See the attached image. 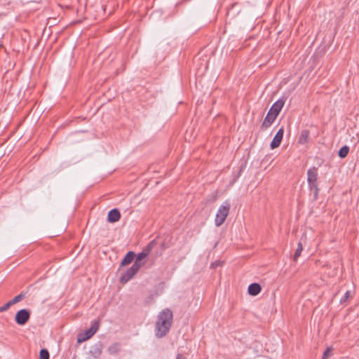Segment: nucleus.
I'll use <instances>...</instances> for the list:
<instances>
[{
    "label": "nucleus",
    "mask_w": 359,
    "mask_h": 359,
    "mask_svg": "<svg viewBox=\"0 0 359 359\" xmlns=\"http://www.w3.org/2000/svg\"><path fill=\"white\" fill-rule=\"evenodd\" d=\"M348 151H349V147L346 145L345 146H343L342 147L340 148V149L338 151V156L341 158H344L345 157L347 156L348 154Z\"/></svg>",
    "instance_id": "obj_17"
},
{
    "label": "nucleus",
    "mask_w": 359,
    "mask_h": 359,
    "mask_svg": "<svg viewBox=\"0 0 359 359\" xmlns=\"http://www.w3.org/2000/svg\"><path fill=\"white\" fill-rule=\"evenodd\" d=\"M276 118H277V116H275L273 114H272L271 112H270L269 111L262 123V126H261L262 129L266 130V129L269 128L272 125V123L274 122V121L276 120Z\"/></svg>",
    "instance_id": "obj_10"
},
{
    "label": "nucleus",
    "mask_w": 359,
    "mask_h": 359,
    "mask_svg": "<svg viewBox=\"0 0 359 359\" xmlns=\"http://www.w3.org/2000/svg\"><path fill=\"white\" fill-rule=\"evenodd\" d=\"M215 200H216V198L215 197H212V202H214Z\"/></svg>",
    "instance_id": "obj_26"
},
{
    "label": "nucleus",
    "mask_w": 359,
    "mask_h": 359,
    "mask_svg": "<svg viewBox=\"0 0 359 359\" xmlns=\"http://www.w3.org/2000/svg\"><path fill=\"white\" fill-rule=\"evenodd\" d=\"M229 202L224 201L219 208L215 219V224L217 226H221L225 221L230 210Z\"/></svg>",
    "instance_id": "obj_4"
},
{
    "label": "nucleus",
    "mask_w": 359,
    "mask_h": 359,
    "mask_svg": "<svg viewBox=\"0 0 359 359\" xmlns=\"http://www.w3.org/2000/svg\"><path fill=\"white\" fill-rule=\"evenodd\" d=\"M140 268L136 264H133L132 266L128 268L120 277V283L125 284L132 279L134 276L138 272Z\"/></svg>",
    "instance_id": "obj_6"
},
{
    "label": "nucleus",
    "mask_w": 359,
    "mask_h": 359,
    "mask_svg": "<svg viewBox=\"0 0 359 359\" xmlns=\"http://www.w3.org/2000/svg\"><path fill=\"white\" fill-rule=\"evenodd\" d=\"M121 218V213L118 209L114 208L108 212L107 220L111 223L118 222Z\"/></svg>",
    "instance_id": "obj_12"
},
{
    "label": "nucleus",
    "mask_w": 359,
    "mask_h": 359,
    "mask_svg": "<svg viewBox=\"0 0 359 359\" xmlns=\"http://www.w3.org/2000/svg\"><path fill=\"white\" fill-rule=\"evenodd\" d=\"M175 359H187L182 354L178 353Z\"/></svg>",
    "instance_id": "obj_24"
},
{
    "label": "nucleus",
    "mask_w": 359,
    "mask_h": 359,
    "mask_svg": "<svg viewBox=\"0 0 359 359\" xmlns=\"http://www.w3.org/2000/svg\"><path fill=\"white\" fill-rule=\"evenodd\" d=\"M309 132L307 130H302L301 133V135L299 137V143L303 144H305L307 142L308 137H309Z\"/></svg>",
    "instance_id": "obj_15"
},
{
    "label": "nucleus",
    "mask_w": 359,
    "mask_h": 359,
    "mask_svg": "<svg viewBox=\"0 0 359 359\" xmlns=\"http://www.w3.org/2000/svg\"><path fill=\"white\" fill-rule=\"evenodd\" d=\"M284 134V128L283 127H281L276 134L275 135L274 137L273 138L270 147L272 149H276L278 147L282 142L283 137Z\"/></svg>",
    "instance_id": "obj_9"
},
{
    "label": "nucleus",
    "mask_w": 359,
    "mask_h": 359,
    "mask_svg": "<svg viewBox=\"0 0 359 359\" xmlns=\"http://www.w3.org/2000/svg\"><path fill=\"white\" fill-rule=\"evenodd\" d=\"M156 239L150 241L147 245L143 248L141 252L138 253L137 255H135L136 259L134 264L137 265V266L140 269L144 264V259L150 254L151 251L156 246Z\"/></svg>",
    "instance_id": "obj_3"
},
{
    "label": "nucleus",
    "mask_w": 359,
    "mask_h": 359,
    "mask_svg": "<svg viewBox=\"0 0 359 359\" xmlns=\"http://www.w3.org/2000/svg\"><path fill=\"white\" fill-rule=\"evenodd\" d=\"M173 320L172 311L169 309L161 311L157 316L155 325L156 336L158 338L165 337L169 332Z\"/></svg>",
    "instance_id": "obj_1"
},
{
    "label": "nucleus",
    "mask_w": 359,
    "mask_h": 359,
    "mask_svg": "<svg viewBox=\"0 0 359 359\" xmlns=\"http://www.w3.org/2000/svg\"><path fill=\"white\" fill-rule=\"evenodd\" d=\"M11 306L13 305L11 304V302H8L4 306H0V313L6 311Z\"/></svg>",
    "instance_id": "obj_21"
},
{
    "label": "nucleus",
    "mask_w": 359,
    "mask_h": 359,
    "mask_svg": "<svg viewBox=\"0 0 359 359\" xmlns=\"http://www.w3.org/2000/svg\"><path fill=\"white\" fill-rule=\"evenodd\" d=\"M50 354L47 349L42 348L39 352V359H49Z\"/></svg>",
    "instance_id": "obj_20"
},
{
    "label": "nucleus",
    "mask_w": 359,
    "mask_h": 359,
    "mask_svg": "<svg viewBox=\"0 0 359 359\" xmlns=\"http://www.w3.org/2000/svg\"><path fill=\"white\" fill-rule=\"evenodd\" d=\"M25 295L22 293L19 294L18 295L15 296L13 299L10 300L12 305H14L20 301H22L23 299H25Z\"/></svg>",
    "instance_id": "obj_19"
},
{
    "label": "nucleus",
    "mask_w": 359,
    "mask_h": 359,
    "mask_svg": "<svg viewBox=\"0 0 359 359\" xmlns=\"http://www.w3.org/2000/svg\"><path fill=\"white\" fill-rule=\"evenodd\" d=\"M100 327L99 321H94L91 325V327L86 330L83 333H79L77 336V342L81 343L92 337L98 330Z\"/></svg>",
    "instance_id": "obj_5"
},
{
    "label": "nucleus",
    "mask_w": 359,
    "mask_h": 359,
    "mask_svg": "<svg viewBox=\"0 0 359 359\" xmlns=\"http://www.w3.org/2000/svg\"><path fill=\"white\" fill-rule=\"evenodd\" d=\"M135 257V253L134 252H128L121 262V266H126L130 264L133 261Z\"/></svg>",
    "instance_id": "obj_14"
},
{
    "label": "nucleus",
    "mask_w": 359,
    "mask_h": 359,
    "mask_svg": "<svg viewBox=\"0 0 359 359\" xmlns=\"http://www.w3.org/2000/svg\"><path fill=\"white\" fill-rule=\"evenodd\" d=\"M350 296H351V292L346 291V293L344 294V297L340 299V303L341 304L345 303L348 299Z\"/></svg>",
    "instance_id": "obj_22"
},
{
    "label": "nucleus",
    "mask_w": 359,
    "mask_h": 359,
    "mask_svg": "<svg viewBox=\"0 0 359 359\" xmlns=\"http://www.w3.org/2000/svg\"><path fill=\"white\" fill-rule=\"evenodd\" d=\"M285 100L286 98L284 97H282L280 99H278L272 104L269 109V111L273 114L275 116H278L285 103Z\"/></svg>",
    "instance_id": "obj_8"
},
{
    "label": "nucleus",
    "mask_w": 359,
    "mask_h": 359,
    "mask_svg": "<svg viewBox=\"0 0 359 359\" xmlns=\"http://www.w3.org/2000/svg\"><path fill=\"white\" fill-rule=\"evenodd\" d=\"M220 265V262H215L214 263L212 264V266L213 268H215L217 267V266H219Z\"/></svg>",
    "instance_id": "obj_25"
},
{
    "label": "nucleus",
    "mask_w": 359,
    "mask_h": 359,
    "mask_svg": "<svg viewBox=\"0 0 359 359\" xmlns=\"http://www.w3.org/2000/svg\"><path fill=\"white\" fill-rule=\"evenodd\" d=\"M262 287L259 283H253L248 286V293L252 296H256L261 292Z\"/></svg>",
    "instance_id": "obj_13"
},
{
    "label": "nucleus",
    "mask_w": 359,
    "mask_h": 359,
    "mask_svg": "<svg viewBox=\"0 0 359 359\" xmlns=\"http://www.w3.org/2000/svg\"><path fill=\"white\" fill-rule=\"evenodd\" d=\"M332 347L327 348V349L323 353L322 359H327V358L329 356L330 353L332 351Z\"/></svg>",
    "instance_id": "obj_23"
},
{
    "label": "nucleus",
    "mask_w": 359,
    "mask_h": 359,
    "mask_svg": "<svg viewBox=\"0 0 359 359\" xmlns=\"http://www.w3.org/2000/svg\"><path fill=\"white\" fill-rule=\"evenodd\" d=\"M120 351V344L119 343H114L108 348V352L110 354H116Z\"/></svg>",
    "instance_id": "obj_16"
},
{
    "label": "nucleus",
    "mask_w": 359,
    "mask_h": 359,
    "mask_svg": "<svg viewBox=\"0 0 359 359\" xmlns=\"http://www.w3.org/2000/svg\"><path fill=\"white\" fill-rule=\"evenodd\" d=\"M30 318V311L28 309H23L18 311L15 316V320L20 325H25Z\"/></svg>",
    "instance_id": "obj_7"
},
{
    "label": "nucleus",
    "mask_w": 359,
    "mask_h": 359,
    "mask_svg": "<svg viewBox=\"0 0 359 359\" xmlns=\"http://www.w3.org/2000/svg\"><path fill=\"white\" fill-rule=\"evenodd\" d=\"M302 250H303V246H302V244L299 242L298 243L297 248L294 255V257H293L294 261L297 260V259L301 255Z\"/></svg>",
    "instance_id": "obj_18"
},
{
    "label": "nucleus",
    "mask_w": 359,
    "mask_h": 359,
    "mask_svg": "<svg viewBox=\"0 0 359 359\" xmlns=\"http://www.w3.org/2000/svg\"><path fill=\"white\" fill-rule=\"evenodd\" d=\"M318 169L316 167H312L307 170V182L309 184V191L313 195V199L316 201L318 199L319 188L318 183Z\"/></svg>",
    "instance_id": "obj_2"
},
{
    "label": "nucleus",
    "mask_w": 359,
    "mask_h": 359,
    "mask_svg": "<svg viewBox=\"0 0 359 359\" xmlns=\"http://www.w3.org/2000/svg\"><path fill=\"white\" fill-rule=\"evenodd\" d=\"M103 346L101 342L95 344L90 350V355L95 359H98L102 353Z\"/></svg>",
    "instance_id": "obj_11"
}]
</instances>
